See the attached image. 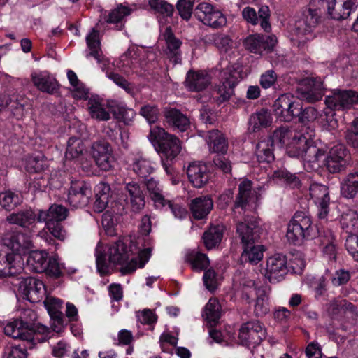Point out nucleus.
<instances>
[{
	"mask_svg": "<svg viewBox=\"0 0 358 358\" xmlns=\"http://www.w3.org/2000/svg\"><path fill=\"white\" fill-rule=\"evenodd\" d=\"M236 231L241 240L243 251L241 256L242 262L257 264L264 256V248L255 245L260 237V227L255 218L245 219L237 224Z\"/></svg>",
	"mask_w": 358,
	"mask_h": 358,
	"instance_id": "obj_1",
	"label": "nucleus"
},
{
	"mask_svg": "<svg viewBox=\"0 0 358 358\" xmlns=\"http://www.w3.org/2000/svg\"><path fill=\"white\" fill-rule=\"evenodd\" d=\"M131 243L129 239H120L112 244L108 250L109 261L113 264H122L121 272L124 275L132 273L138 266L143 268L151 256V248H147L140 251L138 257L127 262L133 254Z\"/></svg>",
	"mask_w": 358,
	"mask_h": 358,
	"instance_id": "obj_2",
	"label": "nucleus"
},
{
	"mask_svg": "<svg viewBox=\"0 0 358 358\" xmlns=\"http://www.w3.org/2000/svg\"><path fill=\"white\" fill-rule=\"evenodd\" d=\"M148 138L152 143L157 146L158 152L162 153L170 161L180 152L181 145L179 138L167 133L163 128H151Z\"/></svg>",
	"mask_w": 358,
	"mask_h": 358,
	"instance_id": "obj_3",
	"label": "nucleus"
},
{
	"mask_svg": "<svg viewBox=\"0 0 358 358\" xmlns=\"http://www.w3.org/2000/svg\"><path fill=\"white\" fill-rule=\"evenodd\" d=\"M266 330L259 320H254L241 324L238 332V340L245 346L257 345L266 338Z\"/></svg>",
	"mask_w": 358,
	"mask_h": 358,
	"instance_id": "obj_4",
	"label": "nucleus"
},
{
	"mask_svg": "<svg viewBox=\"0 0 358 358\" xmlns=\"http://www.w3.org/2000/svg\"><path fill=\"white\" fill-rule=\"evenodd\" d=\"M194 15L198 20L213 29L222 27L227 23L222 13L208 3H199L194 8Z\"/></svg>",
	"mask_w": 358,
	"mask_h": 358,
	"instance_id": "obj_5",
	"label": "nucleus"
},
{
	"mask_svg": "<svg viewBox=\"0 0 358 358\" xmlns=\"http://www.w3.org/2000/svg\"><path fill=\"white\" fill-rule=\"evenodd\" d=\"M220 83L216 88V101L218 104L229 100L234 94V88L239 81L238 72L227 66L220 72Z\"/></svg>",
	"mask_w": 358,
	"mask_h": 358,
	"instance_id": "obj_6",
	"label": "nucleus"
},
{
	"mask_svg": "<svg viewBox=\"0 0 358 358\" xmlns=\"http://www.w3.org/2000/svg\"><path fill=\"white\" fill-rule=\"evenodd\" d=\"M325 103L332 110H348L358 103V93L351 90H334L331 95L326 97Z\"/></svg>",
	"mask_w": 358,
	"mask_h": 358,
	"instance_id": "obj_7",
	"label": "nucleus"
},
{
	"mask_svg": "<svg viewBox=\"0 0 358 358\" xmlns=\"http://www.w3.org/2000/svg\"><path fill=\"white\" fill-rule=\"evenodd\" d=\"M273 111L281 121L290 122L296 117L299 111V102L289 94L280 96L274 102Z\"/></svg>",
	"mask_w": 358,
	"mask_h": 358,
	"instance_id": "obj_8",
	"label": "nucleus"
},
{
	"mask_svg": "<svg viewBox=\"0 0 358 358\" xmlns=\"http://www.w3.org/2000/svg\"><path fill=\"white\" fill-rule=\"evenodd\" d=\"M123 193L127 206L134 213H139L145 205L143 187L136 181L124 182Z\"/></svg>",
	"mask_w": 358,
	"mask_h": 358,
	"instance_id": "obj_9",
	"label": "nucleus"
},
{
	"mask_svg": "<svg viewBox=\"0 0 358 358\" xmlns=\"http://www.w3.org/2000/svg\"><path fill=\"white\" fill-rule=\"evenodd\" d=\"M18 290L24 299L31 303L41 301L46 293L43 282L33 277L22 278L19 283Z\"/></svg>",
	"mask_w": 358,
	"mask_h": 358,
	"instance_id": "obj_10",
	"label": "nucleus"
},
{
	"mask_svg": "<svg viewBox=\"0 0 358 358\" xmlns=\"http://www.w3.org/2000/svg\"><path fill=\"white\" fill-rule=\"evenodd\" d=\"M289 271L287 257L282 254H275L266 261V277L270 282H278L283 280Z\"/></svg>",
	"mask_w": 358,
	"mask_h": 358,
	"instance_id": "obj_11",
	"label": "nucleus"
},
{
	"mask_svg": "<svg viewBox=\"0 0 358 358\" xmlns=\"http://www.w3.org/2000/svg\"><path fill=\"white\" fill-rule=\"evenodd\" d=\"M277 43L274 35L264 36L262 34H252L248 36L243 42L244 46L249 52L262 55L273 50Z\"/></svg>",
	"mask_w": 358,
	"mask_h": 358,
	"instance_id": "obj_12",
	"label": "nucleus"
},
{
	"mask_svg": "<svg viewBox=\"0 0 358 358\" xmlns=\"http://www.w3.org/2000/svg\"><path fill=\"white\" fill-rule=\"evenodd\" d=\"M92 157L97 166L103 171L111 169L113 163V149L104 139L94 141L92 145Z\"/></svg>",
	"mask_w": 358,
	"mask_h": 358,
	"instance_id": "obj_13",
	"label": "nucleus"
},
{
	"mask_svg": "<svg viewBox=\"0 0 358 358\" xmlns=\"http://www.w3.org/2000/svg\"><path fill=\"white\" fill-rule=\"evenodd\" d=\"M296 95L299 99L309 103L317 101L324 95L322 83L315 79H305L299 84Z\"/></svg>",
	"mask_w": 358,
	"mask_h": 358,
	"instance_id": "obj_14",
	"label": "nucleus"
},
{
	"mask_svg": "<svg viewBox=\"0 0 358 358\" xmlns=\"http://www.w3.org/2000/svg\"><path fill=\"white\" fill-rule=\"evenodd\" d=\"M349 153L345 147L342 144L334 145L324 159V164L328 171L332 173H338L344 170L348 164Z\"/></svg>",
	"mask_w": 358,
	"mask_h": 358,
	"instance_id": "obj_15",
	"label": "nucleus"
},
{
	"mask_svg": "<svg viewBox=\"0 0 358 358\" xmlns=\"http://www.w3.org/2000/svg\"><path fill=\"white\" fill-rule=\"evenodd\" d=\"M321 12L317 8H306L296 21L294 31L298 35H306L313 32L320 22Z\"/></svg>",
	"mask_w": 358,
	"mask_h": 358,
	"instance_id": "obj_16",
	"label": "nucleus"
},
{
	"mask_svg": "<svg viewBox=\"0 0 358 358\" xmlns=\"http://www.w3.org/2000/svg\"><path fill=\"white\" fill-rule=\"evenodd\" d=\"M6 245L13 252L20 255L28 253L34 248L31 236L20 231L12 232Z\"/></svg>",
	"mask_w": 358,
	"mask_h": 358,
	"instance_id": "obj_17",
	"label": "nucleus"
},
{
	"mask_svg": "<svg viewBox=\"0 0 358 358\" xmlns=\"http://www.w3.org/2000/svg\"><path fill=\"white\" fill-rule=\"evenodd\" d=\"M310 195L319 208V217L320 219L326 218L329 213L330 201L328 187L323 185H312L310 187Z\"/></svg>",
	"mask_w": 358,
	"mask_h": 358,
	"instance_id": "obj_18",
	"label": "nucleus"
},
{
	"mask_svg": "<svg viewBox=\"0 0 358 358\" xmlns=\"http://www.w3.org/2000/svg\"><path fill=\"white\" fill-rule=\"evenodd\" d=\"M313 136L314 131L313 130L310 131V134H308V136L302 133V131L296 132L287 143L286 148L287 155L291 157L301 158Z\"/></svg>",
	"mask_w": 358,
	"mask_h": 358,
	"instance_id": "obj_19",
	"label": "nucleus"
},
{
	"mask_svg": "<svg viewBox=\"0 0 358 358\" xmlns=\"http://www.w3.org/2000/svg\"><path fill=\"white\" fill-rule=\"evenodd\" d=\"M34 85L41 92L55 94L59 90V84L56 78L48 71H41L31 74Z\"/></svg>",
	"mask_w": 358,
	"mask_h": 358,
	"instance_id": "obj_20",
	"label": "nucleus"
},
{
	"mask_svg": "<svg viewBox=\"0 0 358 358\" xmlns=\"http://www.w3.org/2000/svg\"><path fill=\"white\" fill-rule=\"evenodd\" d=\"M187 174L189 181L196 188L203 187L210 178L207 166L201 162L191 163L187 168Z\"/></svg>",
	"mask_w": 358,
	"mask_h": 358,
	"instance_id": "obj_21",
	"label": "nucleus"
},
{
	"mask_svg": "<svg viewBox=\"0 0 358 358\" xmlns=\"http://www.w3.org/2000/svg\"><path fill=\"white\" fill-rule=\"evenodd\" d=\"M325 152L314 145L310 140L301 159L303 160L306 169L316 170L324 163Z\"/></svg>",
	"mask_w": 358,
	"mask_h": 358,
	"instance_id": "obj_22",
	"label": "nucleus"
},
{
	"mask_svg": "<svg viewBox=\"0 0 358 358\" xmlns=\"http://www.w3.org/2000/svg\"><path fill=\"white\" fill-rule=\"evenodd\" d=\"M354 7L355 2L352 0H330L327 4L328 15L334 20H343L350 15Z\"/></svg>",
	"mask_w": 358,
	"mask_h": 358,
	"instance_id": "obj_23",
	"label": "nucleus"
},
{
	"mask_svg": "<svg viewBox=\"0 0 358 358\" xmlns=\"http://www.w3.org/2000/svg\"><path fill=\"white\" fill-rule=\"evenodd\" d=\"M34 329H29V324L21 320H16L8 323L4 327L6 335L13 338L25 341H32L34 338Z\"/></svg>",
	"mask_w": 358,
	"mask_h": 358,
	"instance_id": "obj_24",
	"label": "nucleus"
},
{
	"mask_svg": "<svg viewBox=\"0 0 358 358\" xmlns=\"http://www.w3.org/2000/svg\"><path fill=\"white\" fill-rule=\"evenodd\" d=\"M210 82V76L205 71L190 70L187 73L185 86L189 91L201 92L206 89Z\"/></svg>",
	"mask_w": 358,
	"mask_h": 358,
	"instance_id": "obj_25",
	"label": "nucleus"
},
{
	"mask_svg": "<svg viewBox=\"0 0 358 358\" xmlns=\"http://www.w3.org/2000/svg\"><path fill=\"white\" fill-rule=\"evenodd\" d=\"M166 123L174 129L185 131L190 127V120L187 115L174 108H168L164 110Z\"/></svg>",
	"mask_w": 358,
	"mask_h": 358,
	"instance_id": "obj_26",
	"label": "nucleus"
},
{
	"mask_svg": "<svg viewBox=\"0 0 358 358\" xmlns=\"http://www.w3.org/2000/svg\"><path fill=\"white\" fill-rule=\"evenodd\" d=\"M164 36L167 46L168 57L174 64H180L182 62L180 51L182 42L174 36L170 27L166 28Z\"/></svg>",
	"mask_w": 358,
	"mask_h": 358,
	"instance_id": "obj_27",
	"label": "nucleus"
},
{
	"mask_svg": "<svg viewBox=\"0 0 358 358\" xmlns=\"http://www.w3.org/2000/svg\"><path fill=\"white\" fill-rule=\"evenodd\" d=\"M213 200L208 196L196 197L192 199L189 204L192 216L196 220L205 218L213 209Z\"/></svg>",
	"mask_w": 358,
	"mask_h": 358,
	"instance_id": "obj_28",
	"label": "nucleus"
},
{
	"mask_svg": "<svg viewBox=\"0 0 358 358\" xmlns=\"http://www.w3.org/2000/svg\"><path fill=\"white\" fill-rule=\"evenodd\" d=\"M68 215V210L62 205L52 204L48 210H40L37 214L38 222H62Z\"/></svg>",
	"mask_w": 358,
	"mask_h": 358,
	"instance_id": "obj_29",
	"label": "nucleus"
},
{
	"mask_svg": "<svg viewBox=\"0 0 358 358\" xmlns=\"http://www.w3.org/2000/svg\"><path fill=\"white\" fill-rule=\"evenodd\" d=\"M145 186L149 194L150 199L154 202L157 208L166 206V200L163 194V188L159 182L153 178L144 181Z\"/></svg>",
	"mask_w": 358,
	"mask_h": 358,
	"instance_id": "obj_30",
	"label": "nucleus"
},
{
	"mask_svg": "<svg viewBox=\"0 0 358 358\" xmlns=\"http://www.w3.org/2000/svg\"><path fill=\"white\" fill-rule=\"evenodd\" d=\"M27 264L31 271L36 273H43L48 267V252L44 250L29 252Z\"/></svg>",
	"mask_w": 358,
	"mask_h": 358,
	"instance_id": "obj_31",
	"label": "nucleus"
},
{
	"mask_svg": "<svg viewBox=\"0 0 358 358\" xmlns=\"http://www.w3.org/2000/svg\"><path fill=\"white\" fill-rule=\"evenodd\" d=\"M37 220L36 215L31 210H24L10 213L6 220L10 224H15L22 228H28Z\"/></svg>",
	"mask_w": 358,
	"mask_h": 358,
	"instance_id": "obj_32",
	"label": "nucleus"
},
{
	"mask_svg": "<svg viewBox=\"0 0 358 358\" xmlns=\"http://www.w3.org/2000/svg\"><path fill=\"white\" fill-rule=\"evenodd\" d=\"M286 237L288 241L293 245H301L305 239L313 238V232L302 229L289 222L287 225Z\"/></svg>",
	"mask_w": 358,
	"mask_h": 358,
	"instance_id": "obj_33",
	"label": "nucleus"
},
{
	"mask_svg": "<svg viewBox=\"0 0 358 358\" xmlns=\"http://www.w3.org/2000/svg\"><path fill=\"white\" fill-rule=\"evenodd\" d=\"M272 123L271 113L266 109L253 113L249 120L250 128L253 132L259 131L262 128L268 127Z\"/></svg>",
	"mask_w": 358,
	"mask_h": 358,
	"instance_id": "obj_34",
	"label": "nucleus"
},
{
	"mask_svg": "<svg viewBox=\"0 0 358 358\" xmlns=\"http://www.w3.org/2000/svg\"><path fill=\"white\" fill-rule=\"evenodd\" d=\"M358 193V172L350 173L341 182V194L347 199H352Z\"/></svg>",
	"mask_w": 358,
	"mask_h": 358,
	"instance_id": "obj_35",
	"label": "nucleus"
},
{
	"mask_svg": "<svg viewBox=\"0 0 358 358\" xmlns=\"http://www.w3.org/2000/svg\"><path fill=\"white\" fill-rule=\"evenodd\" d=\"M221 316V306L216 299H210L206 305L203 313L204 320L210 327L215 326Z\"/></svg>",
	"mask_w": 358,
	"mask_h": 358,
	"instance_id": "obj_36",
	"label": "nucleus"
},
{
	"mask_svg": "<svg viewBox=\"0 0 358 358\" xmlns=\"http://www.w3.org/2000/svg\"><path fill=\"white\" fill-rule=\"evenodd\" d=\"M274 145L267 139L260 141L256 145L255 155L259 163H271L274 159Z\"/></svg>",
	"mask_w": 358,
	"mask_h": 358,
	"instance_id": "obj_37",
	"label": "nucleus"
},
{
	"mask_svg": "<svg viewBox=\"0 0 358 358\" xmlns=\"http://www.w3.org/2000/svg\"><path fill=\"white\" fill-rule=\"evenodd\" d=\"M341 226L349 235L358 234V214L354 210H348L340 219Z\"/></svg>",
	"mask_w": 358,
	"mask_h": 358,
	"instance_id": "obj_38",
	"label": "nucleus"
},
{
	"mask_svg": "<svg viewBox=\"0 0 358 358\" xmlns=\"http://www.w3.org/2000/svg\"><path fill=\"white\" fill-rule=\"evenodd\" d=\"M208 146L211 152L224 154L227 152L228 144L226 138L218 130L209 131Z\"/></svg>",
	"mask_w": 358,
	"mask_h": 358,
	"instance_id": "obj_39",
	"label": "nucleus"
},
{
	"mask_svg": "<svg viewBox=\"0 0 358 358\" xmlns=\"http://www.w3.org/2000/svg\"><path fill=\"white\" fill-rule=\"evenodd\" d=\"M251 189V182L248 180L243 181L239 184L238 193L234 205V208H241L243 210L246 209L250 200Z\"/></svg>",
	"mask_w": 358,
	"mask_h": 358,
	"instance_id": "obj_40",
	"label": "nucleus"
},
{
	"mask_svg": "<svg viewBox=\"0 0 358 358\" xmlns=\"http://www.w3.org/2000/svg\"><path fill=\"white\" fill-rule=\"evenodd\" d=\"M222 236L223 232L222 227H210L203 235V240L206 248L208 250L215 248L220 243Z\"/></svg>",
	"mask_w": 358,
	"mask_h": 358,
	"instance_id": "obj_41",
	"label": "nucleus"
},
{
	"mask_svg": "<svg viewBox=\"0 0 358 358\" xmlns=\"http://www.w3.org/2000/svg\"><path fill=\"white\" fill-rule=\"evenodd\" d=\"M22 203L20 195L11 190H6L0 193V206L7 211H11Z\"/></svg>",
	"mask_w": 358,
	"mask_h": 358,
	"instance_id": "obj_42",
	"label": "nucleus"
},
{
	"mask_svg": "<svg viewBox=\"0 0 358 358\" xmlns=\"http://www.w3.org/2000/svg\"><path fill=\"white\" fill-rule=\"evenodd\" d=\"M186 260L191 264L192 269L195 271L204 270L209 265V259L206 255L196 250L187 253Z\"/></svg>",
	"mask_w": 358,
	"mask_h": 358,
	"instance_id": "obj_43",
	"label": "nucleus"
},
{
	"mask_svg": "<svg viewBox=\"0 0 358 358\" xmlns=\"http://www.w3.org/2000/svg\"><path fill=\"white\" fill-rule=\"evenodd\" d=\"M99 36V31L93 29L86 37V41L87 47L90 50V53L87 55V57L92 56L99 62H101L102 54L100 48Z\"/></svg>",
	"mask_w": 358,
	"mask_h": 358,
	"instance_id": "obj_44",
	"label": "nucleus"
},
{
	"mask_svg": "<svg viewBox=\"0 0 358 358\" xmlns=\"http://www.w3.org/2000/svg\"><path fill=\"white\" fill-rule=\"evenodd\" d=\"M270 310L268 297L264 289H258L257 299L254 307V314L257 317H263Z\"/></svg>",
	"mask_w": 358,
	"mask_h": 358,
	"instance_id": "obj_45",
	"label": "nucleus"
},
{
	"mask_svg": "<svg viewBox=\"0 0 358 358\" xmlns=\"http://www.w3.org/2000/svg\"><path fill=\"white\" fill-rule=\"evenodd\" d=\"M296 131L289 129L287 127H280L276 129L273 134L268 138L271 142L275 144H279L280 145L287 144L293 137Z\"/></svg>",
	"mask_w": 358,
	"mask_h": 358,
	"instance_id": "obj_46",
	"label": "nucleus"
},
{
	"mask_svg": "<svg viewBox=\"0 0 358 358\" xmlns=\"http://www.w3.org/2000/svg\"><path fill=\"white\" fill-rule=\"evenodd\" d=\"M85 150L83 141L78 138L71 137L67 142L65 157L67 159H73L78 157Z\"/></svg>",
	"mask_w": 358,
	"mask_h": 358,
	"instance_id": "obj_47",
	"label": "nucleus"
},
{
	"mask_svg": "<svg viewBox=\"0 0 358 358\" xmlns=\"http://www.w3.org/2000/svg\"><path fill=\"white\" fill-rule=\"evenodd\" d=\"M132 169L141 178H145L153 171L151 162L143 157H138L134 159Z\"/></svg>",
	"mask_w": 358,
	"mask_h": 358,
	"instance_id": "obj_48",
	"label": "nucleus"
},
{
	"mask_svg": "<svg viewBox=\"0 0 358 358\" xmlns=\"http://www.w3.org/2000/svg\"><path fill=\"white\" fill-rule=\"evenodd\" d=\"M335 236L332 231L327 229L324 231L320 236L321 245H323V252L329 258H334L336 254V245L334 243Z\"/></svg>",
	"mask_w": 358,
	"mask_h": 358,
	"instance_id": "obj_49",
	"label": "nucleus"
},
{
	"mask_svg": "<svg viewBox=\"0 0 358 358\" xmlns=\"http://www.w3.org/2000/svg\"><path fill=\"white\" fill-rule=\"evenodd\" d=\"M87 108L93 118L99 121H107L110 118V113L105 110L103 106L98 101L89 100Z\"/></svg>",
	"mask_w": 358,
	"mask_h": 358,
	"instance_id": "obj_50",
	"label": "nucleus"
},
{
	"mask_svg": "<svg viewBox=\"0 0 358 358\" xmlns=\"http://www.w3.org/2000/svg\"><path fill=\"white\" fill-rule=\"evenodd\" d=\"M150 8L165 17H171L174 12V7L172 4L165 0H149Z\"/></svg>",
	"mask_w": 358,
	"mask_h": 358,
	"instance_id": "obj_51",
	"label": "nucleus"
},
{
	"mask_svg": "<svg viewBox=\"0 0 358 358\" xmlns=\"http://www.w3.org/2000/svg\"><path fill=\"white\" fill-rule=\"evenodd\" d=\"M273 176V178L278 179L292 187H296L300 183L299 178L295 174L289 172L285 169H279L275 171Z\"/></svg>",
	"mask_w": 358,
	"mask_h": 358,
	"instance_id": "obj_52",
	"label": "nucleus"
},
{
	"mask_svg": "<svg viewBox=\"0 0 358 358\" xmlns=\"http://www.w3.org/2000/svg\"><path fill=\"white\" fill-rule=\"evenodd\" d=\"M290 222L302 229L313 232V222L308 213L305 211H296Z\"/></svg>",
	"mask_w": 358,
	"mask_h": 358,
	"instance_id": "obj_53",
	"label": "nucleus"
},
{
	"mask_svg": "<svg viewBox=\"0 0 358 358\" xmlns=\"http://www.w3.org/2000/svg\"><path fill=\"white\" fill-rule=\"evenodd\" d=\"M46 166L44 156L37 155L30 156L27 159L25 168L27 171L31 173H37L43 171Z\"/></svg>",
	"mask_w": 358,
	"mask_h": 358,
	"instance_id": "obj_54",
	"label": "nucleus"
},
{
	"mask_svg": "<svg viewBox=\"0 0 358 358\" xmlns=\"http://www.w3.org/2000/svg\"><path fill=\"white\" fill-rule=\"evenodd\" d=\"M195 0H178L176 9L183 20L188 21L194 14L193 6Z\"/></svg>",
	"mask_w": 358,
	"mask_h": 358,
	"instance_id": "obj_55",
	"label": "nucleus"
},
{
	"mask_svg": "<svg viewBox=\"0 0 358 358\" xmlns=\"http://www.w3.org/2000/svg\"><path fill=\"white\" fill-rule=\"evenodd\" d=\"M317 117L318 112L314 107L309 106L303 108L299 103V111L296 114V117H298L300 122H313Z\"/></svg>",
	"mask_w": 358,
	"mask_h": 358,
	"instance_id": "obj_56",
	"label": "nucleus"
},
{
	"mask_svg": "<svg viewBox=\"0 0 358 358\" xmlns=\"http://www.w3.org/2000/svg\"><path fill=\"white\" fill-rule=\"evenodd\" d=\"M91 197L92 195H85V194L69 193L67 201L73 208H82L89 203Z\"/></svg>",
	"mask_w": 358,
	"mask_h": 358,
	"instance_id": "obj_57",
	"label": "nucleus"
},
{
	"mask_svg": "<svg viewBox=\"0 0 358 358\" xmlns=\"http://www.w3.org/2000/svg\"><path fill=\"white\" fill-rule=\"evenodd\" d=\"M213 164L216 170L223 173H230L232 169L231 162L224 155H217L213 157Z\"/></svg>",
	"mask_w": 358,
	"mask_h": 358,
	"instance_id": "obj_58",
	"label": "nucleus"
},
{
	"mask_svg": "<svg viewBox=\"0 0 358 358\" xmlns=\"http://www.w3.org/2000/svg\"><path fill=\"white\" fill-rule=\"evenodd\" d=\"M140 114L145 118L150 124L157 121L159 115V110L155 105H145L141 108Z\"/></svg>",
	"mask_w": 358,
	"mask_h": 358,
	"instance_id": "obj_59",
	"label": "nucleus"
},
{
	"mask_svg": "<svg viewBox=\"0 0 358 358\" xmlns=\"http://www.w3.org/2000/svg\"><path fill=\"white\" fill-rule=\"evenodd\" d=\"M131 10L126 6L122 5L117 6V8L110 11L106 19L108 23H118L127 15L130 14Z\"/></svg>",
	"mask_w": 358,
	"mask_h": 358,
	"instance_id": "obj_60",
	"label": "nucleus"
},
{
	"mask_svg": "<svg viewBox=\"0 0 358 358\" xmlns=\"http://www.w3.org/2000/svg\"><path fill=\"white\" fill-rule=\"evenodd\" d=\"M69 193H74L76 194H85V195L92 196L91 185L84 180L71 181Z\"/></svg>",
	"mask_w": 358,
	"mask_h": 358,
	"instance_id": "obj_61",
	"label": "nucleus"
},
{
	"mask_svg": "<svg viewBox=\"0 0 358 358\" xmlns=\"http://www.w3.org/2000/svg\"><path fill=\"white\" fill-rule=\"evenodd\" d=\"M107 77L113 80L117 86L124 89L127 93L132 94L134 92L133 85L121 75L114 72H108Z\"/></svg>",
	"mask_w": 358,
	"mask_h": 358,
	"instance_id": "obj_62",
	"label": "nucleus"
},
{
	"mask_svg": "<svg viewBox=\"0 0 358 358\" xmlns=\"http://www.w3.org/2000/svg\"><path fill=\"white\" fill-rule=\"evenodd\" d=\"M257 14L258 22L260 21L262 28L266 31L269 32L271 29V26L269 22L271 12L268 6H262Z\"/></svg>",
	"mask_w": 358,
	"mask_h": 358,
	"instance_id": "obj_63",
	"label": "nucleus"
},
{
	"mask_svg": "<svg viewBox=\"0 0 358 358\" xmlns=\"http://www.w3.org/2000/svg\"><path fill=\"white\" fill-rule=\"evenodd\" d=\"M345 246L354 259L358 262V234L348 235Z\"/></svg>",
	"mask_w": 358,
	"mask_h": 358,
	"instance_id": "obj_64",
	"label": "nucleus"
}]
</instances>
